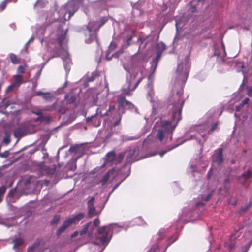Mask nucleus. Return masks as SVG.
<instances>
[{"label":"nucleus","mask_w":252,"mask_h":252,"mask_svg":"<svg viewBox=\"0 0 252 252\" xmlns=\"http://www.w3.org/2000/svg\"><path fill=\"white\" fill-rule=\"evenodd\" d=\"M158 248V247L157 245L154 246L151 248L150 251L149 252H155V250H157Z\"/></svg>","instance_id":"57"},{"label":"nucleus","mask_w":252,"mask_h":252,"mask_svg":"<svg viewBox=\"0 0 252 252\" xmlns=\"http://www.w3.org/2000/svg\"><path fill=\"white\" fill-rule=\"evenodd\" d=\"M106 21V20L105 19H102L100 21L90 22L89 23L87 26L89 37L86 38L85 39L86 43H91L93 41L96 39V31L99 30L101 26L104 25Z\"/></svg>","instance_id":"8"},{"label":"nucleus","mask_w":252,"mask_h":252,"mask_svg":"<svg viewBox=\"0 0 252 252\" xmlns=\"http://www.w3.org/2000/svg\"><path fill=\"white\" fill-rule=\"evenodd\" d=\"M27 134V129L25 126L21 125L17 127L14 131L16 138H21Z\"/></svg>","instance_id":"17"},{"label":"nucleus","mask_w":252,"mask_h":252,"mask_svg":"<svg viewBox=\"0 0 252 252\" xmlns=\"http://www.w3.org/2000/svg\"><path fill=\"white\" fill-rule=\"evenodd\" d=\"M137 43L139 46L138 50L139 52H146L147 55H149L148 52L150 50L156 53V57L153 59L151 64V69L154 71L162 53L166 48L165 45L162 42L157 43L156 39L153 35L139 38Z\"/></svg>","instance_id":"4"},{"label":"nucleus","mask_w":252,"mask_h":252,"mask_svg":"<svg viewBox=\"0 0 252 252\" xmlns=\"http://www.w3.org/2000/svg\"><path fill=\"white\" fill-rule=\"evenodd\" d=\"M9 0H4L0 3V11H3L6 7Z\"/></svg>","instance_id":"35"},{"label":"nucleus","mask_w":252,"mask_h":252,"mask_svg":"<svg viewBox=\"0 0 252 252\" xmlns=\"http://www.w3.org/2000/svg\"><path fill=\"white\" fill-rule=\"evenodd\" d=\"M138 152V148L137 147H135L132 150H130L128 152V154L129 155V161H135L137 160L136 157L135 156V155L137 154Z\"/></svg>","instance_id":"23"},{"label":"nucleus","mask_w":252,"mask_h":252,"mask_svg":"<svg viewBox=\"0 0 252 252\" xmlns=\"http://www.w3.org/2000/svg\"><path fill=\"white\" fill-rule=\"evenodd\" d=\"M111 51L108 50L106 55V58L108 61L110 60L112 57L114 56V53L111 54Z\"/></svg>","instance_id":"39"},{"label":"nucleus","mask_w":252,"mask_h":252,"mask_svg":"<svg viewBox=\"0 0 252 252\" xmlns=\"http://www.w3.org/2000/svg\"><path fill=\"white\" fill-rule=\"evenodd\" d=\"M243 106H242V103L236 107V111H239L242 108Z\"/></svg>","instance_id":"60"},{"label":"nucleus","mask_w":252,"mask_h":252,"mask_svg":"<svg viewBox=\"0 0 252 252\" xmlns=\"http://www.w3.org/2000/svg\"><path fill=\"white\" fill-rule=\"evenodd\" d=\"M14 88H15V87L13 85V84H11L10 85H9V86L7 87V88L5 91L6 93H8L11 92L14 89Z\"/></svg>","instance_id":"42"},{"label":"nucleus","mask_w":252,"mask_h":252,"mask_svg":"<svg viewBox=\"0 0 252 252\" xmlns=\"http://www.w3.org/2000/svg\"><path fill=\"white\" fill-rule=\"evenodd\" d=\"M204 0H192L190 2V7L189 8V12L193 13L196 11L197 7L199 4L202 2Z\"/></svg>","instance_id":"20"},{"label":"nucleus","mask_w":252,"mask_h":252,"mask_svg":"<svg viewBox=\"0 0 252 252\" xmlns=\"http://www.w3.org/2000/svg\"><path fill=\"white\" fill-rule=\"evenodd\" d=\"M196 137V136L194 135H190V138H187V135H186L185 136V140H190V139H193L194 138H195Z\"/></svg>","instance_id":"58"},{"label":"nucleus","mask_w":252,"mask_h":252,"mask_svg":"<svg viewBox=\"0 0 252 252\" xmlns=\"http://www.w3.org/2000/svg\"><path fill=\"white\" fill-rule=\"evenodd\" d=\"M94 197H92L91 199L88 202V208L89 210V215L92 217L98 214L100 212H97L94 207ZM104 206V204L103 205L100 211H101Z\"/></svg>","instance_id":"15"},{"label":"nucleus","mask_w":252,"mask_h":252,"mask_svg":"<svg viewBox=\"0 0 252 252\" xmlns=\"http://www.w3.org/2000/svg\"><path fill=\"white\" fill-rule=\"evenodd\" d=\"M79 4V0H71L62 7L59 11L53 13L52 11H41L39 13L40 20L41 21L45 20V23L47 25L51 23L55 19L59 20L61 22L55 33L57 39L56 40L53 39L54 33H52L51 35L52 40L50 43L47 44V48L48 50H53L57 56L61 57L66 73L70 70L71 62L66 46L67 40L65 36L66 31L61 29V27L63 26V23L65 21L69 20L76 12Z\"/></svg>","instance_id":"1"},{"label":"nucleus","mask_w":252,"mask_h":252,"mask_svg":"<svg viewBox=\"0 0 252 252\" xmlns=\"http://www.w3.org/2000/svg\"><path fill=\"white\" fill-rule=\"evenodd\" d=\"M118 101L120 106H128L129 109L131 110L134 109L135 112H137V108H136L132 103L126 100L123 97H119L118 99Z\"/></svg>","instance_id":"19"},{"label":"nucleus","mask_w":252,"mask_h":252,"mask_svg":"<svg viewBox=\"0 0 252 252\" xmlns=\"http://www.w3.org/2000/svg\"><path fill=\"white\" fill-rule=\"evenodd\" d=\"M163 234V232L161 231H159L158 235L156 236V239H162L161 235Z\"/></svg>","instance_id":"52"},{"label":"nucleus","mask_w":252,"mask_h":252,"mask_svg":"<svg viewBox=\"0 0 252 252\" xmlns=\"http://www.w3.org/2000/svg\"><path fill=\"white\" fill-rule=\"evenodd\" d=\"M185 25V19L183 17L181 19L176 18V28L177 32H179V31L182 29V28Z\"/></svg>","instance_id":"21"},{"label":"nucleus","mask_w":252,"mask_h":252,"mask_svg":"<svg viewBox=\"0 0 252 252\" xmlns=\"http://www.w3.org/2000/svg\"><path fill=\"white\" fill-rule=\"evenodd\" d=\"M55 107V104H54L52 106H47V107H46L45 109V110H53V109H54Z\"/></svg>","instance_id":"54"},{"label":"nucleus","mask_w":252,"mask_h":252,"mask_svg":"<svg viewBox=\"0 0 252 252\" xmlns=\"http://www.w3.org/2000/svg\"><path fill=\"white\" fill-rule=\"evenodd\" d=\"M8 156V152L5 151L3 153H0V157L3 158V157H6Z\"/></svg>","instance_id":"56"},{"label":"nucleus","mask_w":252,"mask_h":252,"mask_svg":"<svg viewBox=\"0 0 252 252\" xmlns=\"http://www.w3.org/2000/svg\"><path fill=\"white\" fill-rule=\"evenodd\" d=\"M139 63L136 57H129L123 61V67L127 72L125 84L122 88L123 94L125 95H130V92L134 90L141 80L140 77L136 78Z\"/></svg>","instance_id":"3"},{"label":"nucleus","mask_w":252,"mask_h":252,"mask_svg":"<svg viewBox=\"0 0 252 252\" xmlns=\"http://www.w3.org/2000/svg\"><path fill=\"white\" fill-rule=\"evenodd\" d=\"M209 125L210 124L205 123L199 125L193 126L190 128L189 132H196L200 134L201 137L203 138H205L206 139V135L205 134H202V133L206 132L207 130Z\"/></svg>","instance_id":"12"},{"label":"nucleus","mask_w":252,"mask_h":252,"mask_svg":"<svg viewBox=\"0 0 252 252\" xmlns=\"http://www.w3.org/2000/svg\"><path fill=\"white\" fill-rule=\"evenodd\" d=\"M177 239V235H175V236H173L172 238L169 239V240L168 241V243L169 245H170L171 244L173 243Z\"/></svg>","instance_id":"43"},{"label":"nucleus","mask_w":252,"mask_h":252,"mask_svg":"<svg viewBox=\"0 0 252 252\" xmlns=\"http://www.w3.org/2000/svg\"><path fill=\"white\" fill-rule=\"evenodd\" d=\"M125 154V153H120L118 156H116L114 151L108 152L104 158L105 161L101 165V167L111 166L121 162L124 157Z\"/></svg>","instance_id":"9"},{"label":"nucleus","mask_w":252,"mask_h":252,"mask_svg":"<svg viewBox=\"0 0 252 252\" xmlns=\"http://www.w3.org/2000/svg\"><path fill=\"white\" fill-rule=\"evenodd\" d=\"M180 0H167L163 3L162 11H164L166 10L168 7L169 8L170 11H173Z\"/></svg>","instance_id":"18"},{"label":"nucleus","mask_w":252,"mask_h":252,"mask_svg":"<svg viewBox=\"0 0 252 252\" xmlns=\"http://www.w3.org/2000/svg\"><path fill=\"white\" fill-rule=\"evenodd\" d=\"M189 68V58L186 57L185 61L178 66L175 76V82L176 84L182 86L188 77Z\"/></svg>","instance_id":"6"},{"label":"nucleus","mask_w":252,"mask_h":252,"mask_svg":"<svg viewBox=\"0 0 252 252\" xmlns=\"http://www.w3.org/2000/svg\"><path fill=\"white\" fill-rule=\"evenodd\" d=\"M6 187L4 186L0 187V202L2 200L3 196L5 192Z\"/></svg>","instance_id":"34"},{"label":"nucleus","mask_w":252,"mask_h":252,"mask_svg":"<svg viewBox=\"0 0 252 252\" xmlns=\"http://www.w3.org/2000/svg\"><path fill=\"white\" fill-rule=\"evenodd\" d=\"M115 107L112 105L107 106L106 103L99 105L96 109V116H92L91 118V121L94 123V126L98 127L100 124V121L98 119V116L103 117L106 115H110L114 110Z\"/></svg>","instance_id":"7"},{"label":"nucleus","mask_w":252,"mask_h":252,"mask_svg":"<svg viewBox=\"0 0 252 252\" xmlns=\"http://www.w3.org/2000/svg\"><path fill=\"white\" fill-rule=\"evenodd\" d=\"M134 221L138 225H142L144 224V221L141 217L136 218Z\"/></svg>","instance_id":"38"},{"label":"nucleus","mask_w":252,"mask_h":252,"mask_svg":"<svg viewBox=\"0 0 252 252\" xmlns=\"http://www.w3.org/2000/svg\"><path fill=\"white\" fill-rule=\"evenodd\" d=\"M98 76V74L97 72H93L91 74V76L88 78V81L92 82Z\"/></svg>","instance_id":"37"},{"label":"nucleus","mask_w":252,"mask_h":252,"mask_svg":"<svg viewBox=\"0 0 252 252\" xmlns=\"http://www.w3.org/2000/svg\"><path fill=\"white\" fill-rule=\"evenodd\" d=\"M116 48V45L113 43H111L110 46H109L108 50L110 51H112L113 49H114Z\"/></svg>","instance_id":"51"},{"label":"nucleus","mask_w":252,"mask_h":252,"mask_svg":"<svg viewBox=\"0 0 252 252\" xmlns=\"http://www.w3.org/2000/svg\"><path fill=\"white\" fill-rule=\"evenodd\" d=\"M15 193V190H11L9 192V194H8V196L9 197H10L11 196H13L14 195Z\"/></svg>","instance_id":"61"},{"label":"nucleus","mask_w":252,"mask_h":252,"mask_svg":"<svg viewBox=\"0 0 252 252\" xmlns=\"http://www.w3.org/2000/svg\"><path fill=\"white\" fill-rule=\"evenodd\" d=\"M217 124L216 123L215 124H214L212 127H211V128L208 131V134H211V132L215 130V129H217Z\"/></svg>","instance_id":"46"},{"label":"nucleus","mask_w":252,"mask_h":252,"mask_svg":"<svg viewBox=\"0 0 252 252\" xmlns=\"http://www.w3.org/2000/svg\"><path fill=\"white\" fill-rule=\"evenodd\" d=\"M60 219V217L59 216L56 215L54 217L53 220L52 221V223L53 224H57L58 223Z\"/></svg>","instance_id":"41"},{"label":"nucleus","mask_w":252,"mask_h":252,"mask_svg":"<svg viewBox=\"0 0 252 252\" xmlns=\"http://www.w3.org/2000/svg\"><path fill=\"white\" fill-rule=\"evenodd\" d=\"M100 224V220L98 218L95 219L94 220V224L96 226H98Z\"/></svg>","instance_id":"49"},{"label":"nucleus","mask_w":252,"mask_h":252,"mask_svg":"<svg viewBox=\"0 0 252 252\" xmlns=\"http://www.w3.org/2000/svg\"><path fill=\"white\" fill-rule=\"evenodd\" d=\"M43 158H47L46 161L42 162L39 164V167L42 172H44L48 174H52L55 172L54 169H50L48 166L45 165L46 163H48L50 161V159L48 158V154L47 153L43 154Z\"/></svg>","instance_id":"13"},{"label":"nucleus","mask_w":252,"mask_h":252,"mask_svg":"<svg viewBox=\"0 0 252 252\" xmlns=\"http://www.w3.org/2000/svg\"><path fill=\"white\" fill-rule=\"evenodd\" d=\"M33 39H34V37L32 36V37H31V38L29 40V41H28L26 43V44L25 45L24 47V48H23V50H22V51H24V50H25V51H26V50H27V48H28V46L29 44L31 42H32L33 40Z\"/></svg>","instance_id":"40"},{"label":"nucleus","mask_w":252,"mask_h":252,"mask_svg":"<svg viewBox=\"0 0 252 252\" xmlns=\"http://www.w3.org/2000/svg\"><path fill=\"white\" fill-rule=\"evenodd\" d=\"M18 219H19V217H15L14 218H11V219L9 220L12 221L10 225H8V227H9L10 226H11V225H14L21 223L22 222V220H23V219H21V220L19 221L16 220Z\"/></svg>","instance_id":"31"},{"label":"nucleus","mask_w":252,"mask_h":252,"mask_svg":"<svg viewBox=\"0 0 252 252\" xmlns=\"http://www.w3.org/2000/svg\"><path fill=\"white\" fill-rule=\"evenodd\" d=\"M15 81L12 83L15 87L19 86L22 82V76L20 74H17L14 76Z\"/></svg>","instance_id":"26"},{"label":"nucleus","mask_w":252,"mask_h":252,"mask_svg":"<svg viewBox=\"0 0 252 252\" xmlns=\"http://www.w3.org/2000/svg\"><path fill=\"white\" fill-rule=\"evenodd\" d=\"M221 47H222V48L223 49V51H224V54L225 55H226V52H225V46H224V44L223 42H221Z\"/></svg>","instance_id":"64"},{"label":"nucleus","mask_w":252,"mask_h":252,"mask_svg":"<svg viewBox=\"0 0 252 252\" xmlns=\"http://www.w3.org/2000/svg\"><path fill=\"white\" fill-rule=\"evenodd\" d=\"M250 246V244H247L244 248H242L243 252H247Z\"/></svg>","instance_id":"48"},{"label":"nucleus","mask_w":252,"mask_h":252,"mask_svg":"<svg viewBox=\"0 0 252 252\" xmlns=\"http://www.w3.org/2000/svg\"><path fill=\"white\" fill-rule=\"evenodd\" d=\"M84 217L83 213H79L72 218L67 219L63 222V225L58 229L57 235L60 236L62 233L73 224H75L79 222Z\"/></svg>","instance_id":"10"},{"label":"nucleus","mask_w":252,"mask_h":252,"mask_svg":"<svg viewBox=\"0 0 252 252\" xmlns=\"http://www.w3.org/2000/svg\"><path fill=\"white\" fill-rule=\"evenodd\" d=\"M41 70L38 71L34 76V78L37 80L40 76Z\"/></svg>","instance_id":"53"},{"label":"nucleus","mask_w":252,"mask_h":252,"mask_svg":"<svg viewBox=\"0 0 252 252\" xmlns=\"http://www.w3.org/2000/svg\"><path fill=\"white\" fill-rule=\"evenodd\" d=\"M53 97L52 94L49 92H45L43 94L42 97L45 100H50Z\"/></svg>","instance_id":"33"},{"label":"nucleus","mask_w":252,"mask_h":252,"mask_svg":"<svg viewBox=\"0 0 252 252\" xmlns=\"http://www.w3.org/2000/svg\"><path fill=\"white\" fill-rule=\"evenodd\" d=\"M122 227L118 225L117 224H111L107 226H104L99 228L98 230V233L102 235V236L97 237L96 241L93 243L94 245H99L102 244L104 247L99 252H102L105 247L108 244L113 232L117 233Z\"/></svg>","instance_id":"5"},{"label":"nucleus","mask_w":252,"mask_h":252,"mask_svg":"<svg viewBox=\"0 0 252 252\" xmlns=\"http://www.w3.org/2000/svg\"><path fill=\"white\" fill-rule=\"evenodd\" d=\"M40 245L38 243H35L32 246L29 248L28 252H39Z\"/></svg>","instance_id":"27"},{"label":"nucleus","mask_w":252,"mask_h":252,"mask_svg":"<svg viewBox=\"0 0 252 252\" xmlns=\"http://www.w3.org/2000/svg\"><path fill=\"white\" fill-rule=\"evenodd\" d=\"M212 191H213V190H211V191H208L206 194L201 195V199L203 201H208L210 199V198L211 197V196L212 195Z\"/></svg>","instance_id":"30"},{"label":"nucleus","mask_w":252,"mask_h":252,"mask_svg":"<svg viewBox=\"0 0 252 252\" xmlns=\"http://www.w3.org/2000/svg\"><path fill=\"white\" fill-rule=\"evenodd\" d=\"M24 71L25 68L23 66L20 65L18 67L17 69L18 73L22 74L24 73Z\"/></svg>","instance_id":"47"},{"label":"nucleus","mask_w":252,"mask_h":252,"mask_svg":"<svg viewBox=\"0 0 252 252\" xmlns=\"http://www.w3.org/2000/svg\"><path fill=\"white\" fill-rule=\"evenodd\" d=\"M9 243H13V249H15L17 252H21L20 250L24 243L22 238L19 237L11 238L9 240Z\"/></svg>","instance_id":"16"},{"label":"nucleus","mask_w":252,"mask_h":252,"mask_svg":"<svg viewBox=\"0 0 252 252\" xmlns=\"http://www.w3.org/2000/svg\"><path fill=\"white\" fill-rule=\"evenodd\" d=\"M247 94L249 96H252V86H248L247 88Z\"/></svg>","instance_id":"44"},{"label":"nucleus","mask_w":252,"mask_h":252,"mask_svg":"<svg viewBox=\"0 0 252 252\" xmlns=\"http://www.w3.org/2000/svg\"><path fill=\"white\" fill-rule=\"evenodd\" d=\"M73 165L71 166V167L69 168V169L71 170H73L75 169L76 168V165L75 163L73 162Z\"/></svg>","instance_id":"63"},{"label":"nucleus","mask_w":252,"mask_h":252,"mask_svg":"<svg viewBox=\"0 0 252 252\" xmlns=\"http://www.w3.org/2000/svg\"><path fill=\"white\" fill-rule=\"evenodd\" d=\"M118 173V172L115 169L109 171L107 174H106L101 180V182L102 184H105L110 175H116Z\"/></svg>","instance_id":"22"},{"label":"nucleus","mask_w":252,"mask_h":252,"mask_svg":"<svg viewBox=\"0 0 252 252\" xmlns=\"http://www.w3.org/2000/svg\"><path fill=\"white\" fill-rule=\"evenodd\" d=\"M45 92H43L41 91H37L36 92H35L32 95L33 96H42L43 94H44Z\"/></svg>","instance_id":"45"},{"label":"nucleus","mask_w":252,"mask_h":252,"mask_svg":"<svg viewBox=\"0 0 252 252\" xmlns=\"http://www.w3.org/2000/svg\"><path fill=\"white\" fill-rule=\"evenodd\" d=\"M91 222L87 223L84 226V228L80 231V235H83L84 234L86 233L88 231V229L89 228Z\"/></svg>","instance_id":"36"},{"label":"nucleus","mask_w":252,"mask_h":252,"mask_svg":"<svg viewBox=\"0 0 252 252\" xmlns=\"http://www.w3.org/2000/svg\"><path fill=\"white\" fill-rule=\"evenodd\" d=\"M251 177V173L250 171H248L246 173H244L239 178V180L240 182L244 184L246 183L247 180Z\"/></svg>","instance_id":"25"},{"label":"nucleus","mask_w":252,"mask_h":252,"mask_svg":"<svg viewBox=\"0 0 252 252\" xmlns=\"http://www.w3.org/2000/svg\"><path fill=\"white\" fill-rule=\"evenodd\" d=\"M11 62L14 64H17L19 63V59L14 54L11 53L9 54Z\"/></svg>","instance_id":"29"},{"label":"nucleus","mask_w":252,"mask_h":252,"mask_svg":"<svg viewBox=\"0 0 252 252\" xmlns=\"http://www.w3.org/2000/svg\"><path fill=\"white\" fill-rule=\"evenodd\" d=\"M48 3L47 0H37L34 4V7L35 9L42 8L45 6Z\"/></svg>","instance_id":"24"},{"label":"nucleus","mask_w":252,"mask_h":252,"mask_svg":"<svg viewBox=\"0 0 252 252\" xmlns=\"http://www.w3.org/2000/svg\"><path fill=\"white\" fill-rule=\"evenodd\" d=\"M222 152V148H219L215 151L214 154L212 157V161L214 163H216L219 165L223 162Z\"/></svg>","instance_id":"14"},{"label":"nucleus","mask_w":252,"mask_h":252,"mask_svg":"<svg viewBox=\"0 0 252 252\" xmlns=\"http://www.w3.org/2000/svg\"><path fill=\"white\" fill-rule=\"evenodd\" d=\"M149 91L147 93V98L150 101V102L152 103L153 105V115H154L155 111L157 109H158V106L159 105V102L157 98L154 97V93L153 90L152 86L149 84Z\"/></svg>","instance_id":"11"},{"label":"nucleus","mask_w":252,"mask_h":252,"mask_svg":"<svg viewBox=\"0 0 252 252\" xmlns=\"http://www.w3.org/2000/svg\"><path fill=\"white\" fill-rule=\"evenodd\" d=\"M45 32V27L44 25H42L40 27H38L36 31L37 35L40 37L44 36Z\"/></svg>","instance_id":"28"},{"label":"nucleus","mask_w":252,"mask_h":252,"mask_svg":"<svg viewBox=\"0 0 252 252\" xmlns=\"http://www.w3.org/2000/svg\"><path fill=\"white\" fill-rule=\"evenodd\" d=\"M249 101V99L248 98H245L242 102V106H244V105L247 104Z\"/></svg>","instance_id":"55"},{"label":"nucleus","mask_w":252,"mask_h":252,"mask_svg":"<svg viewBox=\"0 0 252 252\" xmlns=\"http://www.w3.org/2000/svg\"><path fill=\"white\" fill-rule=\"evenodd\" d=\"M182 89L179 91L173 96L169 97L168 108L171 115L172 121H168L161 117H157L154 119V127L151 135H149L144 141V145H148L151 142H154L152 138L154 137L158 139L161 142H166L172 139V133L177 126L178 122L182 119V110L184 103V99L182 96Z\"/></svg>","instance_id":"2"},{"label":"nucleus","mask_w":252,"mask_h":252,"mask_svg":"<svg viewBox=\"0 0 252 252\" xmlns=\"http://www.w3.org/2000/svg\"><path fill=\"white\" fill-rule=\"evenodd\" d=\"M78 235V232L77 231L74 232L71 235V237L73 238L77 236Z\"/></svg>","instance_id":"62"},{"label":"nucleus","mask_w":252,"mask_h":252,"mask_svg":"<svg viewBox=\"0 0 252 252\" xmlns=\"http://www.w3.org/2000/svg\"><path fill=\"white\" fill-rule=\"evenodd\" d=\"M81 148H82V147L80 146H73V147H71L69 148V151L70 152H74L75 153H80V151H81Z\"/></svg>","instance_id":"32"},{"label":"nucleus","mask_w":252,"mask_h":252,"mask_svg":"<svg viewBox=\"0 0 252 252\" xmlns=\"http://www.w3.org/2000/svg\"><path fill=\"white\" fill-rule=\"evenodd\" d=\"M10 141V140L9 136H6L3 139V142L6 145L8 144Z\"/></svg>","instance_id":"50"},{"label":"nucleus","mask_w":252,"mask_h":252,"mask_svg":"<svg viewBox=\"0 0 252 252\" xmlns=\"http://www.w3.org/2000/svg\"><path fill=\"white\" fill-rule=\"evenodd\" d=\"M132 36L131 35L128 36L127 38V43L128 45L130 44V41L131 40Z\"/></svg>","instance_id":"59"}]
</instances>
